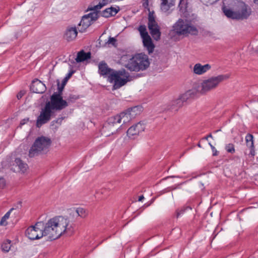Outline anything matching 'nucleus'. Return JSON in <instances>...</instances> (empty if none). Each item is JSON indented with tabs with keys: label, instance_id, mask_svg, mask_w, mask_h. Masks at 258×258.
I'll list each match as a JSON object with an SVG mask.
<instances>
[{
	"label": "nucleus",
	"instance_id": "nucleus-1",
	"mask_svg": "<svg viewBox=\"0 0 258 258\" xmlns=\"http://www.w3.org/2000/svg\"><path fill=\"white\" fill-rule=\"evenodd\" d=\"M62 95V92L57 91L50 96V101L46 102L44 107L41 108L37 118V127H40L48 122L51 117L55 116V111L62 110L68 106V102L63 99Z\"/></svg>",
	"mask_w": 258,
	"mask_h": 258
},
{
	"label": "nucleus",
	"instance_id": "nucleus-2",
	"mask_svg": "<svg viewBox=\"0 0 258 258\" xmlns=\"http://www.w3.org/2000/svg\"><path fill=\"white\" fill-rule=\"evenodd\" d=\"M222 10L227 18L237 20H246L252 13L251 8L244 2L239 3L235 10L226 7H224Z\"/></svg>",
	"mask_w": 258,
	"mask_h": 258
},
{
	"label": "nucleus",
	"instance_id": "nucleus-3",
	"mask_svg": "<svg viewBox=\"0 0 258 258\" xmlns=\"http://www.w3.org/2000/svg\"><path fill=\"white\" fill-rule=\"evenodd\" d=\"M150 64L148 55L138 53L130 58L124 64V67L131 72H138L147 70Z\"/></svg>",
	"mask_w": 258,
	"mask_h": 258
},
{
	"label": "nucleus",
	"instance_id": "nucleus-4",
	"mask_svg": "<svg viewBox=\"0 0 258 258\" xmlns=\"http://www.w3.org/2000/svg\"><path fill=\"white\" fill-rule=\"evenodd\" d=\"M173 31L178 35L187 36L189 34L197 35V28L186 20L179 19L173 26Z\"/></svg>",
	"mask_w": 258,
	"mask_h": 258
},
{
	"label": "nucleus",
	"instance_id": "nucleus-5",
	"mask_svg": "<svg viewBox=\"0 0 258 258\" xmlns=\"http://www.w3.org/2000/svg\"><path fill=\"white\" fill-rule=\"evenodd\" d=\"M51 144V140L50 138L44 136L38 137L29 150V156L32 158L42 152L47 151Z\"/></svg>",
	"mask_w": 258,
	"mask_h": 258
},
{
	"label": "nucleus",
	"instance_id": "nucleus-6",
	"mask_svg": "<svg viewBox=\"0 0 258 258\" xmlns=\"http://www.w3.org/2000/svg\"><path fill=\"white\" fill-rule=\"evenodd\" d=\"M228 78L229 76L227 75H220L204 80L201 83L199 92L204 94L214 90L218 87L220 83Z\"/></svg>",
	"mask_w": 258,
	"mask_h": 258
},
{
	"label": "nucleus",
	"instance_id": "nucleus-7",
	"mask_svg": "<svg viewBox=\"0 0 258 258\" xmlns=\"http://www.w3.org/2000/svg\"><path fill=\"white\" fill-rule=\"evenodd\" d=\"M53 218L50 219L46 223L43 222L41 228L42 232L44 236L48 235L50 240L56 239L61 236V231L56 227Z\"/></svg>",
	"mask_w": 258,
	"mask_h": 258
},
{
	"label": "nucleus",
	"instance_id": "nucleus-8",
	"mask_svg": "<svg viewBox=\"0 0 258 258\" xmlns=\"http://www.w3.org/2000/svg\"><path fill=\"white\" fill-rule=\"evenodd\" d=\"M93 11V12L83 16L79 24V26L81 27L80 28H79L80 29L79 31L81 32H84L97 20V5L93 7H88L86 11Z\"/></svg>",
	"mask_w": 258,
	"mask_h": 258
},
{
	"label": "nucleus",
	"instance_id": "nucleus-9",
	"mask_svg": "<svg viewBox=\"0 0 258 258\" xmlns=\"http://www.w3.org/2000/svg\"><path fill=\"white\" fill-rule=\"evenodd\" d=\"M121 122L120 116L119 114L109 117L105 122L102 128L101 129V133L105 136H109L110 135L113 134L116 130V127H113Z\"/></svg>",
	"mask_w": 258,
	"mask_h": 258
},
{
	"label": "nucleus",
	"instance_id": "nucleus-10",
	"mask_svg": "<svg viewBox=\"0 0 258 258\" xmlns=\"http://www.w3.org/2000/svg\"><path fill=\"white\" fill-rule=\"evenodd\" d=\"M53 219L57 228L61 231V236L64 233H68V235L72 234L73 232L72 224L68 219L63 216H58L54 217Z\"/></svg>",
	"mask_w": 258,
	"mask_h": 258
},
{
	"label": "nucleus",
	"instance_id": "nucleus-11",
	"mask_svg": "<svg viewBox=\"0 0 258 258\" xmlns=\"http://www.w3.org/2000/svg\"><path fill=\"white\" fill-rule=\"evenodd\" d=\"M43 222H38L34 226L28 227L26 231V236L31 240L39 239L43 236L41 228L43 227Z\"/></svg>",
	"mask_w": 258,
	"mask_h": 258
},
{
	"label": "nucleus",
	"instance_id": "nucleus-12",
	"mask_svg": "<svg viewBox=\"0 0 258 258\" xmlns=\"http://www.w3.org/2000/svg\"><path fill=\"white\" fill-rule=\"evenodd\" d=\"M142 111V107L139 106L127 109L119 114L121 121L123 124L126 123L139 115Z\"/></svg>",
	"mask_w": 258,
	"mask_h": 258
},
{
	"label": "nucleus",
	"instance_id": "nucleus-13",
	"mask_svg": "<svg viewBox=\"0 0 258 258\" xmlns=\"http://www.w3.org/2000/svg\"><path fill=\"white\" fill-rule=\"evenodd\" d=\"M126 74L124 70L118 71V72L110 75L109 79L110 82H113V89H117L124 85L128 81V76H125V78H121V76Z\"/></svg>",
	"mask_w": 258,
	"mask_h": 258
},
{
	"label": "nucleus",
	"instance_id": "nucleus-14",
	"mask_svg": "<svg viewBox=\"0 0 258 258\" xmlns=\"http://www.w3.org/2000/svg\"><path fill=\"white\" fill-rule=\"evenodd\" d=\"M148 25L150 33L153 38L156 40L160 39L161 32L159 26L156 22L154 16L151 13L149 15Z\"/></svg>",
	"mask_w": 258,
	"mask_h": 258
},
{
	"label": "nucleus",
	"instance_id": "nucleus-15",
	"mask_svg": "<svg viewBox=\"0 0 258 258\" xmlns=\"http://www.w3.org/2000/svg\"><path fill=\"white\" fill-rule=\"evenodd\" d=\"M145 124L141 122H139L132 125L127 130L126 132L127 135L129 138H135L137 136L139 135L140 133L143 132L145 130Z\"/></svg>",
	"mask_w": 258,
	"mask_h": 258
},
{
	"label": "nucleus",
	"instance_id": "nucleus-16",
	"mask_svg": "<svg viewBox=\"0 0 258 258\" xmlns=\"http://www.w3.org/2000/svg\"><path fill=\"white\" fill-rule=\"evenodd\" d=\"M211 69L209 64L202 65L200 63H196L192 69V72L197 75H202Z\"/></svg>",
	"mask_w": 258,
	"mask_h": 258
},
{
	"label": "nucleus",
	"instance_id": "nucleus-17",
	"mask_svg": "<svg viewBox=\"0 0 258 258\" xmlns=\"http://www.w3.org/2000/svg\"><path fill=\"white\" fill-rule=\"evenodd\" d=\"M30 89L34 93L41 94L45 91L46 87L40 81L35 79L32 81Z\"/></svg>",
	"mask_w": 258,
	"mask_h": 258
},
{
	"label": "nucleus",
	"instance_id": "nucleus-18",
	"mask_svg": "<svg viewBox=\"0 0 258 258\" xmlns=\"http://www.w3.org/2000/svg\"><path fill=\"white\" fill-rule=\"evenodd\" d=\"M119 11V7L114 8L111 7L107 8L102 12L98 11V16L100 15L105 18H109L115 16Z\"/></svg>",
	"mask_w": 258,
	"mask_h": 258
},
{
	"label": "nucleus",
	"instance_id": "nucleus-19",
	"mask_svg": "<svg viewBox=\"0 0 258 258\" xmlns=\"http://www.w3.org/2000/svg\"><path fill=\"white\" fill-rule=\"evenodd\" d=\"M78 32L76 27H68L65 32L64 38L68 41H71L76 38Z\"/></svg>",
	"mask_w": 258,
	"mask_h": 258
},
{
	"label": "nucleus",
	"instance_id": "nucleus-20",
	"mask_svg": "<svg viewBox=\"0 0 258 258\" xmlns=\"http://www.w3.org/2000/svg\"><path fill=\"white\" fill-rule=\"evenodd\" d=\"M142 38L143 39V45L148 50L149 53H152L155 46L152 42L151 37L149 35H148Z\"/></svg>",
	"mask_w": 258,
	"mask_h": 258
},
{
	"label": "nucleus",
	"instance_id": "nucleus-21",
	"mask_svg": "<svg viewBox=\"0 0 258 258\" xmlns=\"http://www.w3.org/2000/svg\"><path fill=\"white\" fill-rule=\"evenodd\" d=\"M91 57V53L90 52H85L84 50H81L78 52L75 60L77 62H81L87 60Z\"/></svg>",
	"mask_w": 258,
	"mask_h": 258
},
{
	"label": "nucleus",
	"instance_id": "nucleus-22",
	"mask_svg": "<svg viewBox=\"0 0 258 258\" xmlns=\"http://www.w3.org/2000/svg\"><path fill=\"white\" fill-rule=\"evenodd\" d=\"M75 72V71L71 70L69 72V73L67 75L66 77L63 79V80L62 81L61 84H59V82L58 81H57V91L62 92L63 91V90L64 89V87L65 85L67 84V82H68V80L72 77L73 74H74Z\"/></svg>",
	"mask_w": 258,
	"mask_h": 258
},
{
	"label": "nucleus",
	"instance_id": "nucleus-23",
	"mask_svg": "<svg viewBox=\"0 0 258 258\" xmlns=\"http://www.w3.org/2000/svg\"><path fill=\"white\" fill-rule=\"evenodd\" d=\"M253 137L251 134H247L245 137V141L246 146L250 149V154L252 156H254V145H253Z\"/></svg>",
	"mask_w": 258,
	"mask_h": 258
},
{
	"label": "nucleus",
	"instance_id": "nucleus-24",
	"mask_svg": "<svg viewBox=\"0 0 258 258\" xmlns=\"http://www.w3.org/2000/svg\"><path fill=\"white\" fill-rule=\"evenodd\" d=\"M175 0H161V9L162 11L166 12L174 5Z\"/></svg>",
	"mask_w": 258,
	"mask_h": 258
},
{
	"label": "nucleus",
	"instance_id": "nucleus-25",
	"mask_svg": "<svg viewBox=\"0 0 258 258\" xmlns=\"http://www.w3.org/2000/svg\"><path fill=\"white\" fill-rule=\"evenodd\" d=\"M196 94L195 90H189L182 94L180 97L184 103L194 98Z\"/></svg>",
	"mask_w": 258,
	"mask_h": 258
},
{
	"label": "nucleus",
	"instance_id": "nucleus-26",
	"mask_svg": "<svg viewBox=\"0 0 258 258\" xmlns=\"http://www.w3.org/2000/svg\"><path fill=\"white\" fill-rule=\"evenodd\" d=\"M184 102L179 97L177 99L173 100L171 103V109L174 111H177L179 108L184 105Z\"/></svg>",
	"mask_w": 258,
	"mask_h": 258
},
{
	"label": "nucleus",
	"instance_id": "nucleus-27",
	"mask_svg": "<svg viewBox=\"0 0 258 258\" xmlns=\"http://www.w3.org/2000/svg\"><path fill=\"white\" fill-rule=\"evenodd\" d=\"M15 163L16 165L18 166L20 170L22 172H24L26 171L28 167L27 164L24 163L20 158H16Z\"/></svg>",
	"mask_w": 258,
	"mask_h": 258
},
{
	"label": "nucleus",
	"instance_id": "nucleus-28",
	"mask_svg": "<svg viewBox=\"0 0 258 258\" xmlns=\"http://www.w3.org/2000/svg\"><path fill=\"white\" fill-rule=\"evenodd\" d=\"M99 70L102 75L110 74L111 70L108 68L106 63L101 62L99 65Z\"/></svg>",
	"mask_w": 258,
	"mask_h": 258
},
{
	"label": "nucleus",
	"instance_id": "nucleus-29",
	"mask_svg": "<svg viewBox=\"0 0 258 258\" xmlns=\"http://www.w3.org/2000/svg\"><path fill=\"white\" fill-rule=\"evenodd\" d=\"M73 214L74 216H78V217L82 218H85L87 215L86 210L81 207L75 208V210H73Z\"/></svg>",
	"mask_w": 258,
	"mask_h": 258
},
{
	"label": "nucleus",
	"instance_id": "nucleus-30",
	"mask_svg": "<svg viewBox=\"0 0 258 258\" xmlns=\"http://www.w3.org/2000/svg\"><path fill=\"white\" fill-rule=\"evenodd\" d=\"M14 209H15L14 208H11L8 212H7L5 214V215L2 218L1 220L0 225L6 226L7 225V222H6V220L9 218L11 213Z\"/></svg>",
	"mask_w": 258,
	"mask_h": 258
},
{
	"label": "nucleus",
	"instance_id": "nucleus-31",
	"mask_svg": "<svg viewBox=\"0 0 258 258\" xmlns=\"http://www.w3.org/2000/svg\"><path fill=\"white\" fill-rule=\"evenodd\" d=\"M138 30L140 32L142 38L149 35L148 32L147 31V29L145 25H140L138 28Z\"/></svg>",
	"mask_w": 258,
	"mask_h": 258
},
{
	"label": "nucleus",
	"instance_id": "nucleus-32",
	"mask_svg": "<svg viewBox=\"0 0 258 258\" xmlns=\"http://www.w3.org/2000/svg\"><path fill=\"white\" fill-rule=\"evenodd\" d=\"M11 240H7L6 242H4L2 244V249L3 251L8 252L10 250L11 248Z\"/></svg>",
	"mask_w": 258,
	"mask_h": 258
},
{
	"label": "nucleus",
	"instance_id": "nucleus-33",
	"mask_svg": "<svg viewBox=\"0 0 258 258\" xmlns=\"http://www.w3.org/2000/svg\"><path fill=\"white\" fill-rule=\"evenodd\" d=\"M73 210H75V208L70 209L69 210V216L66 217L68 220H69V221L71 224L74 222L75 219L78 217V216H74L73 214Z\"/></svg>",
	"mask_w": 258,
	"mask_h": 258
},
{
	"label": "nucleus",
	"instance_id": "nucleus-34",
	"mask_svg": "<svg viewBox=\"0 0 258 258\" xmlns=\"http://www.w3.org/2000/svg\"><path fill=\"white\" fill-rule=\"evenodd\" d=\"M225 150L228 153L233 154L235 152L234 145L233 144L230 143L227 144L225 146Z\"/></svg>",
	"mask_w": 258,
	"mask_h": 258
},
{
	"label": "nucleus",
	"instance_id": "nucleus-35",
	"mask_svg": "<svg viewBox=\"0 0 258 258\" xmlns=\"http://www.w3.org/2000/svg\"><path fill=\"white\" fill-rule=\"evenodd\" d=\"M98 9H101L103 7L106 6L109 3V0H98Z\"/></svg>",
	"mask_w": 258,
	"mask_h": 258
},
{
	"label": "nucleus",
	"instance_id": "nucleus-36",
	"mask_svg": "<svg viewBox=\"0 0 258 258\" xmlns=\"http://www.w3.org/2000/svg\"><path fill=\"white\" fill-rule=\"evenodd\" d=\"M187 0H180L178 7L180 10H184L186 8Z\"/></svg>",
	"mask_w": 258,
	"mask_h": 258
},
{
	"label": "nucleus",
	"instance_id": "nucleus-37",
	"mask_svg": "<svg viewBox=\"0 0 258 258\" xmlns=\"http://www.w3.org/2000/svg\"><path fill=\"white\" fill-rule=\"evenodd\" d=\"M79 99V96L74 94H70L67 98L68 102H73Z\"/></svg>",
	"mask_w": 258,
	"mask_h": 258
},
{
	"label": "nucleus",
	"instance_id": "nucleus-38",
	"mask_svg": "<svg viewBox=\"0 0 258 258\" xmlns=\"http://www.w3.org/2000/svg\"><path fill=\"white\" fill-rule=\"evenodd\" d=\"M63 119V117H62L58 118L57 119L54 120L51 122V125L53 126L55 124V123H58L60 124Z\"/></svg>",
	"mask_w": 258,
	"mask_h": 258
},
{
	"label": "nucleus",
	"instance_id": "nucleus-39",
	"mask_svg": "<svg viewBox=\"0 0 258 258\" xmlns=\"http://www.w3.org/2000/svg\"><path fill=\"white\" fill-rule=\"evenodd\" d=\"M116 39L115 38H113V37H110L109 38V39L107 41V43H108L109 44H112V45H115V43L116 42Z\"/></svg>",
	"mask_w": 258,
	"mask_h": 258
},
{
	"label": "nucleus",
	"instance_id": "nucleus-40",
	"mask_svg": "<svg viewBox=\"0 0 258 258\" xmlns=\"http://www.w3.org/2000/svg\"><path fill=\"white\" fill-rule=\"evenodd\" d=\"M29 120V118L28 117L23 119L20 122V126L21 127L22 125L25 124L27 122H28Z\"/></svg>",
	"mask_w": 258,
	"mask_h": 258
},
{
	"label": "nucleus",
	"instance_id": "nucleus-41",
	"mask_svg": "<svg viewBox=\"0 0 258 258\" xmlns=\"http://www.w3.org/2000/svg\"><path fill=\"white\" fill-rule=\"evenodd\" d=\"M185 211L184 209H181L180 210H177L176 211V216L177 217H178L180 216L181 214H182Z\"/></svg>",
	"mask_w": 258,
	"mask_h": 258
},
{
	"label": "nucleus",
	"instance_id": "nucleus-42",
	"mask_svg": "<svg viewBox=\"0 0 258 258\" xmlns=\"http://www.w3.org/2000/svg\"><path fill=\"white\" fill-rule=\"evenodd\" d=\"M211 149L212 150L213 155L217 156L218 155V152L216 150L215 147L213 146H211Z\"/></svg>",
	"mask_w": 258,
	"mask_h": 258
},
{
	"label": "nucleus",
	"instance_id": "nucleus-43",
	"mask_svg": "<svg viewBox=\"0 0 258 258\" xmlns=\"http://www.w3.org/2000/svg\"><path fill=\"white\" fill-rule=\"evenodd\" d=\"M143 6L145 8H148L149 6V0H143Z\"/></svg>",
	"mask_w": 258,
	"mask_h": 258
},
{
	"label": "nucleus",
	"instance_id": "nucleus-44",
	"mask_svg": "<svg viewBox=\"0 0 258 258\" xmlns=\"http://www.w3.org/2000/svg\"><path fill=\"white\" fill-rule=\"evenodd\" d=\"M144 199V196L142 195V196H141L139 197L138 201H140V202H141V201H142Z\"/></svg>",
	"mask_w": 258,
	"mask_h": 258
},
{
	"label": "nucleus",
	"instance_id": "nucleus-45",
	"mask_svg": "<svg viewBox=\"0 0 258 258\" xmlns=\"http://www.w3.org/2000/svg\"><path fill=\"white\" fill-rule=\"evenodd\" d=\"M253 3L258 6V0H253Z\"/></svg>",
	"mask_w": 258,
	"mask_h": 258
},
{
	"label": "nucleus",
	"instance_id": "nucleus-46",
	"mask_svg": "<svg viewBox=\"0 0 258 258\" xmlns=\"http://www.w3.org/2000/svg\"><path fill=\"white\" fill-rule=\"evenodd\" d=\"M1 181H2L3 183V182H4V179L3 178H2V177H0V182H1Z\"/></svg>",
	"mask_w": 258,
	"mask_h": 258
},
{
	"label": "nucleus",
	"instance_id": "nucleus-47",
	"mask_svg": "<svg viewBox=\"0 0 258 258\" xmlns=\"http://www.w3.org/2000/svg\"><path fill=\"white\" fill-rule=\"evenodd\" d=\"M17 97L18 99H19L20 98H21L22 97V95L21 94H19L17 95Z\"/></svg>",
	"mask_w": 258,
	"mask_h": 258
},
{
	"label": "nucleus",
	"instance_id": "nucleus-48",
	"mask_svg": "<svg viewBox=\"0 0 258 258\" xmlns=\"http://www.w3.org/2000/svg\"><path fill=\"white\" fill-rule=\"evenodd\" d=\"M208 138H213V136H212V135L210 134H209V135L208 136Z\"/></svg>",
	"mask_w": 258,
	"mask_h": 258
},
{
	"label": "nucleus",
	"instance_id": "nucleus-49",
	"mask_svg": "<svg viewBox=\"0 0 258 258\" xmlns=\"http://www.w3.org/2000/svg\"><path fill=\"white\" fill-rule=\"evenodd\" d=\"M21 204H22L21 202H19L18 204L20 205V208L22 206Z\"/></svg>",
	"mask_w": 258,
	"mask_h": 258
},
{
	"label": "nucleus",
	"instance_id": "nucleus-50",
	"mask_svg": "<svg viewBox=\"0 0 258 258\" xmlns=\"http://www.w3.org/2000/svg\"><path fill=\"white\" fill-rule=\"evenodd\" d=\"M198 146L199 147H200V148L201 147V145L200 143H199V144H198Z\"/></svg>",
	"mask_w": 258,
	"mask_h": 258
},
{
	"label": "nucleus",
	"instance_id": "nucleus-51",
	"mask_svg": "<svg viewBox=\"0 0 258 258\" xmlns=\"http://www.w3.org/2000/svg\"><path fill=\"white\" fill-rule=\"evenodd\" d=\"M209 145H210V146L211 147V146H213L210 143H209Z\"/></svg>",
	"mask_w": 258,
	"mask_h": 258
},
{
	"label": "nucleus",
	"instance_id": "nucleus-52",
	"mask_svg": "<svg viewBox=\"0 0 258 258\" xmlns=\"http://www.w3.org/2000/svg\"><path fill=\"white\" fill-rule=\"evenodd\" d=\"M208 138V136H207L205 138V139L207 140Z\"/></svg>",
	"mask_w": 258,
	"mask_h": 258
}]
</instances>
